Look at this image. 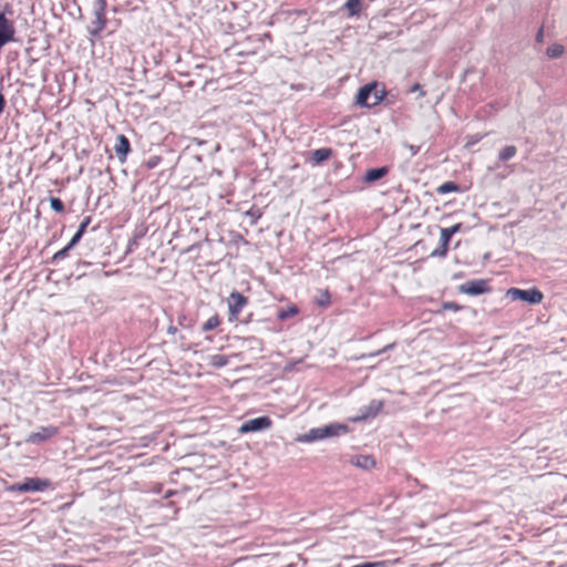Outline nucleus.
Here are the masks:
<instances>
[{
  "instance_id": "f257e3e1",
  "label": "nucleus",
  "mask_w": 567,
  "mask_h": 567,
  "mask_svg": "<svg viewBox=\"0 0 567 567\" xmlns=\"http://www.w3.org/2000/svg\"><path fill=\"white\" fill-rule=\"evenodd\" d=\"M51 487V481L48 478H39V477H27L23 483L11 484L6 487L8 492H43Z\"/></svg>"
},
{
  "instance_id": "f03ea898",
  "label": "nucleus",
  "mask_w": 567,
  "mask_h": 567,
  "mask_svg": "<svg viewBox=\"0 0 567 567\" xmlns=\"http://www.w3.org/2000/svg\"><path fill=\"white\" fill-rule=\"evenodd\" d=\"M381 100L375 84H367L361 87L357 95V104L364 107L377 105Z\"/></svg>"
},
{
  "instance_id": "7ed1b4c3",
  "label": "nucleus",
  "mask_w": 567,
  "mask_h": 567,
  "mask_svg": "<svg viewBox=\"0 0 567 567\" xmlns=\"http://www.w3.org/2000/svg\"><path fill=\"white\" fill-rule=\"evenodd\" d=\"M337 435V431L333 425H327L323 427H315L309 430L307 433L297 437L298 442L310 443L319 440H323L329 436Z\"/></svg>"
},
{
  "instance_id": "20e7f679",
  "label": "nucleus",
  "mask_w": 567,
  "mask_h": 567,
  "mask_svg": "<svg viewBox=\"0 0 567 567\" xmlns=\"http://www.w3.org/2000/svg\"><path fill=\"white\" fill-rule=\"evenodd\" d=\"M227 303L229 311V321H236L243 309L247 306L248 298L239 292L234 291L227 298Z\"/></svg>"
},
{
  "instance_id": "39448f33",
  "label": "nucleus",
  "mask_w": 567,
  "mask_h": 567,
  "mask_svg": "<svg viewBox=\"0 0 567 567\" xmlns=\"http://www.w3.org/2000/svg\"><path fill=\"white\" fill-rule=\"evenodd\" d=\"M507 295L513 299H520L532 305L540 303L543 300V293L535 288L528 290L512 288L507 291Z\"/></svg>"
},
{
  "instance_id": "423d86ee",
  "label": "nucleus",
  "mask_w": 567,
  "mask_h": 567,
  "mask_svg": "<svg viewBox=\"0 0 567 567\" xmlns=\"http://www.w3.org/2000/svg\"><path fill=\"white\" fill-rule=\"evenodd\" d=\"M271 426H272V421L269 416H260V417L251 419V420L244 422L239 427V432L241 434H245V433H249V432L268 430Z\"/></svg>"
},
{
  "instance_id": "0eeeda50",
  "label": "nucleus",
  "mask_w": 567,
  "mask_h": 567,
  "mask_svg": "<svg viewBox=\"0 0 567 567\" xmlns=\"http://www.w3.org/2000/svg\"><path fill=\"white\" fill-rule=\"evenodd\" d=\"M58 434H59V427H56L54 425L42 426L39 429V431L32 432L28 436L27 442L37 444V443L48 441V440L56 436Z\"/></svg>"
},
{
  "instance_id": "6e6552de",
  "label": "nucleus",
  "mask_w": 567,
  "mask_h": 567,
  "mask_svg": "<svg viewBox=\"0 0 567 567\" xmlns=\"http://www.w3.org/2000/svg\"><path fill=\"white\" fill-rule=\"evenodd\" d=\"M14 33V29L12 23L4 17L3 13H0V48L12 40Z\"/></svg>"
},
{
  "instance_id": "1a4fd4ad",
  "label": "nucleus",
  "mask_w": 567,
  "mask_h": 567,
  "mask_svg": "<svg viewBox=\"0 0 567 567\" xmlns=\"http://www.w3.org/2000/svg\"><path fill=\"white\" fill-rule=\"evenodd\" d=\"M383 406V401L373 400L368 406L363 409L361 416H359L357 420L363 421L367 419H373L382 411Z\"/></svg>"
},
{
  "instance_id": "9d476101",
  "label": "nucleus",
  "mask_w": 567,
  "mask_h": 567,
  "mask_svg": "<svg viewBox=\"0 0 567 567\" xmlns=\"http://www.w3.org/2000/svg\"><path fill=\"white\" fill-rule=\"evenodd\" d=\"M114 151L116 156L121 162H124L128 152H130V143L128 140L124 135H118L116 137V143L114 145Z\"/></svg>"
},
{
  "instance_id": "9b49d317",
  "label": "nucleus",
  "mask_w": 567,
  "mask_h": 567,
  "mask_svg": "<svg viewBox=\"0 0 567 567\" xmlns=\"http://www.w3.org/2000/svg\"><path fill=\"white\" fill-rule=\"evenodd\" d=\"M352 464L364 470H370L375 466V460L372 455H357L352 460Z\"/></svg>"
},
{
  "instance_id": "f8f14e48",
  "label": "nucleus",
  "mask_w": 567,
  "mask_h": 567,
  "mask_svg": "<svg viewBox=\"0 0 567 567\" xmlns=\"http://www.w3.org/2000/svg\"><path fill=\"white\" fill-rule=\"evenodd\" d=\"M386 173H388V168L386 167H379V168L369 169L365 173L364 182L373 183V182L379 181L382 177H384L386 175Z\"/></svg>"
},
{
  "instance_id": "ddd939ff",
  "label": "nucleus",
  "mask_w": 567,
  "mask_h": 567,
  "mask_svg": "<svg viewBox=\"0 0 567 567\" xmlns=\"http://www.w3.org/2000/svg\"><path fill=\"white\" fill-rule=\"evenodd\" d=\"M488 291V286H460V292L470 296H477Z\"/></svg>"
},
{
  "instance_id": "4468645a",
  "label": "nucleus",
  "mask_w": 567,
  "mask_h": 567,
  "mask_svg": "<svg viewBox=\"0 0 567 567\" xmlns=\"http://www.w3.org/2000/svg\"><path fill=\"white\" fill-rule=\"evenodd\" d=\"M229 358L225 354H214L208 358V364L215 369H220L227 365Z\"/></svg>"
},
{
  "instance_id": "2eb2a0df",
  "label": "nucleus",
  "mask_w": 567,
  "mask_h": 567,
  "mask_svg": "<svg viewBox=\"0 0 567 567\" xmlns=\"http://www.w3.org/2000/svg\"><path fill=\"white\" fill-rule=\"evenodd\" d=\"M298 313H299V309L297 308V306L291 305V306H288L287 308L280 309L277 313V317L279 320L284 321L291 317L297 316Z\"/></svg>"
},
{
  "instance_id": "dca6fc26",
  "label": "nucleus",
  "mask_w": 567,
  "mask_h": 567,
  "mask_svg": "<svg viewBox=\"0 0 567 567\" xmlns=\"http://www.w3.org/2000/svg\"><path fill=\"white\" fill-rule=\"evenodd\" d=\"M458 229H460V224H456V225H454L452 227H449V228H442L441 229V240H442L444 246L447 245V243L450 241L452 235H454Z\"/></svg>"
},
{
  "instance_id": "f3484780",
  "label": "nucleus",
  "mask_w": 567,
  "mask_h": 567,
  "mask_svg": "<svg viewBox=\"0 0 567 567\" xmlns=\"http://www.w3.org/2000/svg\"><path fill=\"white\" fill-rule=\"evenodd\" d=\"M89 223H90V218H89V217H86V218L81 223V225H80V227H79L78 231L74 234V236L72 237V239H71V241H70V244L68 245V247H66L65 249H68V248L72 247V246H74V245L80 240V238H81V236L83 235V233H84L85 228L87 227Z\"/></svg>"
},
{
  "instance_id": "a211bd4d",
  "label": "nucleus",
  "mask_w": 567,
  "mask_h": 567,
  "mask_svg": "<svg viewBox=\"0 0 567 567\" xmlns=\"http://www.w3.org/2000/svg\"><path fill=\"white\" fill-rule=\"evenodd\" d=\"M220 318L217 313L212 316L206 320V322L203 324L202 330L203 331H210L216 329L220 324Z\"/></svg>"
},
{
  "instance_id": "6ab92c4d",
  "label": "nucleus",
  "mask_w": 567,
  "mask_h": 567,
  "mask_svg": "<svg viewBox=\"0 0 567 567\" xmlns=\"http://www.w3.org/2000/svg\"><path fill=\"white\" fill-rule=\"evenodd\" d=\"M564 53V47L561 44H553L547 48L546 54L548 58L556 59L559 58Z\"/></svg>"
},
{
  "instance_id": "aec40b11",
  "label": "nucleus",
  "mask_w": 567,
  "mask_h": 567,
  "mask_svg": "<svg viewBox=\"0 0 567 567\" xmlns=\"http://www.w3.org/2000/svg\"><path fill=\"white\" fill-rule=\"evenodd\" d=\"M331 155V151L328 148H320L313 152L312 158L316 163H321L328 159Z\"/></svg>"
},
{
  "instance_id": "412c9836",
  "label": "nucleus",
  "mask_w": 567,
  "mask_h": 567,
  "mask_svg": "<svg viewBox=\"0 0 567 567\" xmlns=\"http://www.w3.org/2000/svg\"><path fill=\"white\" fill-rule=\"evenodd\" d=\"M344 6L349 10L350 16L358 14L360 11V0H348Z\"/></svg>"
},
{
  "instance_id": "4be33fe9",
  "label": "nucleus",
  "mask_w": 567,
  "mask_h": 567,
  "mask_svg": "<svg viewBox=\"0 0 567 567\" xmlns=\"http://www.w3.org/2000/svg\"><path fill=\"white\" fill-rule=\"evenodd\" d=\"M516 154V147L515 146H506L499 154V157L502 161H507L512 158Z\"/></svg>"
},
{
  "instance_id": "5701e85b",
  "label": "nucleus",
  "mask_w": 567,
  "mask_h": 567,
  "mask_svg": "<svg viewBox=\"0 0 567 567\" xmlns=\"http://www.w3.org/2000/svg\"><path fill=\"white\" fill-rule=\"evenodd\" d=\"M463 307L454 301H446V302H443L442 303V309L437 311V313L442 312V311H446V310H452V311H458L461 310Z\"/></svg>"
},
{
  "instance_id": "b1692460",
  "label": "nucleus",
  "mask_w": 567,
  "mask_h": 567,
  "mask_svg": "<svg viewBox=\"0 0 567 567\" xmlns=\"http://www.w3.org/2000/svg\"><path fill=\"white\" fill-rule=\"evenodd\" d=\"M351 567H388V563L385 560L367 561Z\"/></svg>"
},
{
  "instance_id": "393cba45",
  "label": "nucleus",
  "mask_w": 567,
  "mask_h": 567,
  "mask_svg": "<svg viewBox=\"0 0 567 567\" xmlns=\"http://www.w3.org/2000/svg\"><path fill=\"white\" fill-rule=\"evenodd\" d=\"M318 303L322 307H327L330 305V293L327 289L321 291V296L318 299Z\"/></svg>"
},
{
  "instance_id": "a878e982",
  "label": "nucleus",
  "mask_w": 567,
  "mask_h": 567,
  "mask_svg": "<svg viewBox=\"0 0 567 567\" xmlns=\"http://www.w3.org/2000/svg\"><path fill=\"white\" fill-rule=\"evenodd\" d=\"M103 17V6L101 7L100 11L96 13V28L92 32H99L104 27V21L102 20Z\"/></svg>"
},
{
  "instance_id": "bb28decb",
  "label": "nucleus",
  "mask_w": 567,
  "mask_h": 567,
  "mask_svg": "<svg viewBox=\"0 0 567 567\" xmlns=\"http://www.w3.org/2000/svg\"><path fill=\"white\" fill-rule=\"evenodd\" d=\"M456 189H457V186L454 183H451V182L444 183L443 185H441L439 187V192L441 194H445L447 192H452V190H456Z\"/></svg>"
},
{
  "instance_id": "cd10ccee",
  "label": "nucleus",
  "mask_w": 567,
  "mask_h": 567,
  "mask_svg": "<svg viewBox=\"0 0 567 567\" xmlns=\"http://www.w3.org/2000/svg\"><path fill=\"white\" fill-rule=\"evenodd\" d=\"M50 206L54 212H62L63 210V204L59 198L52 197L50 199Z\"/></svg>"
},
{
  "instance_id": "c85d7f7f",
  "label": "nucleus",
  "mask_w": 567,
  "mask_h": 567,
  "mask_svg": "<svg viewBox=\"0 0 567 567\" xmlns=\"http://www.w3.org/2000/svg\"><path fill=\"white\" fill-rule=\"evenodd\" d=\"M394 347V343H391V344H388L385 346L384 348H382L381 350L377 351L375 354H380V353H383L390 349H392Z\"/></svg>"
},
{
  "instance_id": "c756f323",
  "label": "nucleus",
  "mask_w": 567,
  "mask_h": 567,
  "mask_svg": "<svg viewBox=\"0 0 567 567\" xmlns=\"http://www.w3.org/2000/svg\"><path fill=\"white\" fill-rule=\"evenodd\" d=\"M50 567H82V566H76V565H66V564H62V563H58V564H52Z\"/></svg>"
},
{
  "instance_id": "7c9ffc66",
  "label": "nucleus",
  "mask_w": 567,
  "mask_h": 567,
  "mask_svg": "<svg viewBox=\"0 0 567 567\" xmlns=\"http://www.w3.org/2000/svg\"><path fill=\"white\" fill-rule=\"evenodd\" d=\"M3 106H4V100H3V96L0 94V113L3 110Z\"/></svg>"
},
{
  "instance_id": "2f4dec72",
  "label": "nucleus",
  "mask_w": 567,
  "mask_h": 567,
  "mask_svg": "<svg viewBox=\"0 0 567 567\" xmlns=\"http://www.w3.org/2000/svg\"><path fill=\"white\" fill-rule=\"evenodd\" d=\"M537 41L540 42L543 40V31L540 30L537 34Z\"/></svg>"
},
{
  "instance_id": "473e14b6",
  "label": "nucleus",
  "mask_w": 567,
  "mask_h": 567,
  "mask_svg": "<svg viewBox=\"0 0 567 567\" xmlns=\"http://www.w3.org/2000/svg\"><path fill=\"white\" fill-rule=\"evenodd\" d=\"M414 91H415V93H419L420 96L424 95V91H422V90H414Z\"/></svg>"
},
{
  "instance_id": "72a5a7b5",
  "label": "nucleus",
  "mask_w": 567,
  "mask_h": 567,
  "mask_svg": "<svg viewBox=\"0 0 567 567\" xmlns=\"http://www.w3.org/2000/svg\"><path fill=\"white\" fill-rule=\"evenodd\" d=\"M414 90H422V89L420 87L419 84H414L413 87H412V91H414Z\"/></svg>"
}]
</instances>
